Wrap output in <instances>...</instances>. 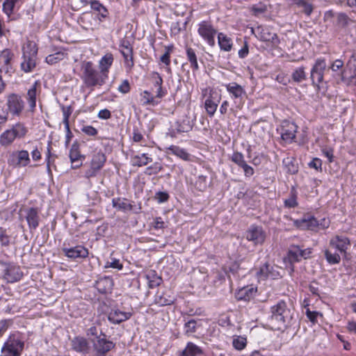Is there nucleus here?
Instances as JSON below:
<instances>
[{"instance_id": "1", "label": "nucleus", "mask_w": 356, "mask_h": 356, "mask_svg": "<svg viewBox=\"0 0 356 356\" xmlns=\"http://www.w3.org/2000/svg\"><path fill=\"white\" fill-rule=\"evenodd\" d=\"M271 314L270 324L271 328L275 330H282L286 328L292 318L291 310L283 300L279 301L271 307Z\"/></svg>"}, {"instance_id": "2", "label": "nucleus", "mask_w": 356, "mask_h": 356, "mask_svg": "<svg viewBox=\"0 0 356 356\" xmlns=\"http://www.w3.org/2000/svg\"><path fill=\"white\" fill-rule=\"evenodd\" d=\"M82 75L81 76L87 87L101 86L104 85L108 78L100 70H97L90 61H83L81 64Z\"/></svg>"}, {"instance_id": "3", "label": "nucleus", "mask_w": 356, "mask_h": 356, "mask_svg": "<svg viewBox=\"0 0 356 356\" xmlns=\"http://www.w3.org/2000/svg\"><path fill=\"white\" fill-rule=\"evenodd\" d=\"M23 61L21 70L26 73L31 72L36 66L38 54L37 45L34 42L29 41L22 48Z\"/></svg>"}, {"instance_id": "4", "label": "nucleus", "mask_w": 356, "mask_h": 356, "mask_svg": "<svg viewBox=\"0 0 356 356\" xmlns=\"http://www.w3.org/2000/svg\"><path fill=\"white\" fill-rule=\"evenodd\" d=\"M26 134L25 127L20 123L13 126L10 129L6 130L0 136V144L2 146H8L13 143L16 138H23Z\"/></svg>"}, {"instance_id": "5", "label": "nucleus", "mask_w": 356, "mask_h": 356, "mask_svg": "<svg viewBox=\"0 0 356 356\" xmlns=\"http://www.w3.org/2000/svg\"><path fill=\"white\" fill-rule=\"evenodd\" d=\"M327 65L324 59H317L310 72V79L314 86L320 90L319 84L323 81L324 72Z\"/></svg>"}, {"instance_id": "6", "label": "nucleus", "mask_w": 356, "mask_h": 356, "mask_svg": "<svg viewBox=\"0 0 356 356\" xmlns=\"http://www.w3.org/2000/svg\"><path fill=\"white\" fill-rule=\"evenodd\" d=\"M24 348V342L16 334H11L4 343L1 351L8 352L13 356H19Z\"/></svg>"}, {"instance_id": "7", "label": "nucleus", "mask_w": 356, "mask_h": 356, "mask_svg": "<svg viewBox=\"0 0 356 356\" xmlns=\"http://www.w3.org/2000/svg\"><path fill=\"white\" fill-rule=\"evenodd\" d=\"M216 33L217 30L207 21H203L199 24L198 33L211 47L215 45L214 37Z\"/></svg>"}, {"instance_id": "8", "label": "nucleus", "mask_w": 356, "mask_h": 356, "mask_svg": "<svg viewBox=\"0 0 356 356\" xmlns=\"http://www.w3.org/2000/svg\"><path fill=\"white\" fill-rule=\"evenodd\" d=\"M6 105L8 107L7 112L17 116L21 114L24 107V103L22 97L15 93L8 95Z\"/></svg>"}, {"instance_id": "9", "label": "nucleus", "mask_w": 356, "mask_h": 356, "mask_svg": "<svg viewBox=\"0 0 356 356\" xmlns=\"http://www.w3.org/2000/svg\"><path fill=\"white\" fill-rule=\"evenodd\" d=\"M8 162L13 167H25L30 162L29 154L26 150L14 152L10 155Z\"/></svg>"}, {"instance_id": "10", "label": "nucleus", "mask_w": 356, "mask_h": 356, "mask_svg": "<svg viewBox=\"0 0 356 356\" xmlns=\"http://www.w3.org/2000/svg\"><path fill=\"white\" fill-rule=\"evenodd\" d=\"M92 341L95 350L102 355H104L115 347V343L111 341L107 340L106 334L103 333H101L97 337V339H92Z\"/></svg>"}, {"instance_id": "11", "label": "nucleus", "mask_w": 356, "mask_h": 356, "mask_svg": "<svg viewBox=\"0 0 356 356\" xmlns=\"http://www.w3.org/2000/svg\"><path fill=\"white\" fill-rule=\"evenodd\" d=\"M256 30L257 31V37L261 41L269 42L273 46H277L280 43L277 35L271 32L269 28L258 26Z\"/></svg>"}, {"instance_id": "12", "label": "nucleus", "mask_w": 356, "mask_h": 356, "mask_svg": "<svg viewBox=\"0 0 356 356\" xmlns=\"http://www.w3.org/2000/svg\"><path fill=\"white\" fill-rule=\"evenodd\" d=\"M62 251L65 256L70 259H85L88 256V250L83 245H76L72 248H63Z\"/></svg>"}, {"instance_id": "13", "label": "nucleus", "mask_w": 356, "mask_h": 356, "mask_svg": "<svg viewBox=\"0 0 356 356\" xmlns=\"http://www.w3.org/2000/svg\"><path fill=\"white\" fill-rule=\"evenodd\" d=\"M266 238L265 232L261 227L252 226L246 234V238L254 242V244H261Z\"/></svg>"}, {"instance_id": "14", "label": "nucleus", "mask_w": 356, "mask_h": 356, "mask_svg": "<svg viewBox=\"0 0 356 356\" xmlns=\"http://www.w3.org/2000/svg\"><path fill=\"white\" fill-rule=\"evenodd\" d=\"M120 52L122 54L127 67L134 66L133 48L128 40H123L120 44Z\"/></svg>"}, {"instance_id": "15", "label": "nucleus", "mask_w": 356, "mask_h": 356, "mask_svg": "<svg viewBox=\"0 0 356 356\" xmlns=\"http://www.w3.org/2000/svg\"><path fill=\"white\" fill-rule=\"evenodd\" d=\"M131 312H122L118 309H113L108 315V320L113 324H120L131 318Z\"/></svg>"}, {"instance_id": "16", "label": "nucleus", "mask_w": 356, "mask_h": 356, "mask_svg": "<svg viewBox=\"0 0 356 356\" xmlns=\"http://www.w3.org/2000/svg\"><path fill=\"white\" fill-rule=\"evenodd\" d=\"M220 100V95H218L216 92L211 93L209 97L205 100L204 107L210 117H212L216 113Z\"/></svg>"}, {"instance_id": "17", "label": "nucleus", "mask_w": 356, "mask_h": 356, "mask_svg": "<svg viewBox=\"0 0 356 356\" xmlns=\"http://www.w3.org/2000/svg\"><path fill=\"white\" fill-rule=\"evenodd\" d=\"M330 245L338 250L341 253L346 254V250L350 245V240L343 236H336L330 241Z\"/></svg>"}, {"instance_id": "18", "label": "nucleus", "mask_w": 356, "mask_h": 356, "mask_svg": "<svg viewBox=\"0 0 356 356\" xmlns=\"http://www.w3.org/2000/svg\"><path fill=\"white\" fill-rule=\"evenodd\" d=\"M259 279L266 280L267 278L277 279L280 276L279 272L273 266L266 263L262 266L259 270L257 273Z\"/></svg>"}, {"instance_id": "19", "label": "nucleus", "mask_w": 356, "mask_h": 356, "mask_svg": "<svg viewBox=\"0 0 356 356\" xmlns=\"http://www.w3.org/2000/svg\"><path fill=\"white\" fill-rule=\"evenodd\" d=\"M23 273L19 266H11L6 268L4 278L8 282L13 283L21 280Z\"/></svg>"}, {"instance_id": "20", "label": "nucleus", "mask_w": 356, "mask_h": 356, "mask_svg": "<svg viewBox=\"0 0 356 356\" xmlns=\"http://www.w3.org/2000/svg\"><path fill=\"white\" fill-rule=\"evenodd\" d=\"M227 90L235 99L242 100L246 95L245 89L236 82H232L225 86Z\"/></svg>"}, {"instance_id": "21", "label": "nucleus", "mask_w": 356, "mask_h": 356, "mask_svg": "<svg viewBox=\"0 0 356 356\" xmlns=\"http://www.w3.org/2000/svg\"><path fill=\"white\" fill-rule=\"evenodd\" d=\"M26 219L30 229H35L39 225L40 216L36 208H29L26 211Z\"/></svg>"}, {"instance_id": "22", "label": "nucleus", "mask_w": 356, "mask_h": 356, "mask_svg": "<svg viewBox=\"0 0 356 356\" xmlns=\"http://www.w3.org/2000/svg\"><path fill=\"white\" fill-rule=\"evenodd\" d=\"M113 286V279L110 277H104L96 281L95 287L102 294L111 292Z\"/></svg>"}, {"instance_id": "23", "label": "nucleus", "mask_w": 356, "mask_h": 356, "mask_svg": "<svg viewBox=\"0 0 356 356\" xmlns=\"http://www.w3.org/2000/svg\"><path fill=\"white\" fill-rule=\"evenodd\" d=\"M72 348L78 353H87L88 351V342L82 337H76L71 341Z\"/></svg>"}, {"instance_id": "24", "label": "nucleus", "mask_w": 356, "mask_h": 356, "mask_svg": "<svg viewBox=\"0 0 356 356\" xmlns=\"http://www.w3.org/2000/svg\"><path fill=\"white\" fill-rule=\"evenodd\" d=\"M175 301L174 297L171 296L168 292L164 291H157L155 298L154 302L160 307L170 305Z\"/></svg>"}, {"instance_id": "25", "label": "nucleus", "mask_w": 356, "mask_h": 356, "mask_svg": "<svg viewBox=\"0 0 356 356\" xmlns=\"http://www.w3.org/2000/svg\"><path fill=\"white\" fill-rule=\"evenodd\" d=\"M257 289L252 286H247L240 289L236 293V298L238 300L249 301L256 293Z\"/></svg>"}, {"instance_id": "26", "label": "nucleus", "mask_w": 356, "mask_h": 356, "mask_svg": "<svg viewBox=\"0 0 356 356\" xmlns=\"http://www.w3.org/2000/svg\"><path fill=\"white\" fill-rule=\"evenodd\" d=\"M296 126L293 123H289L283 127L281 134L282 138L286 142H291L296 137Z\"/></svg>"}, {"instance_id": "27", "label": "nucleus", "mask_w": 356, "mask_h": 356, "mask_svg": "<svg viewBox=\"0 0 356 356\" xmlns=\"http://www.w3.org/2000/svg\"><path fill=\"white\" fill-rule=\"evenodd\" d=\"M296 223L298 227L302 229H308L310 230H314L318 226L317 220L312 216L308 217L307 218H304L300 220H297Z\"/></svg>"}, {"instance_id": "28", "label": "nucleus", "mask_w": 356, "mask_h": 356, "mask_svg": "<svg viewBox=\"0 0 356 356\" xmlns=\"http://www.w3.org/2000/svg\"><path fill=\"white\" fill-rule=\"evenodd\" d=\"M203 353L202 350L199 346L192 342H188L186 348L182 350L181 356H197Z\"/></svg>"}, {"instance_id": "29", "label": "nucleus", "mask_w": 356, "mask_h": 356, "mask_svg": "<svg viewBox=\"0 0 356 356\" xmlns=\"http://www.w3.org/2000/svg\"><path fill=\"white\" fill-rule=\"evenodd\" d=\"M282 163L288 173L294 175L298 172V165L295 158L288 156L283 159Z\"/></svg>"}, {"instance_id": "30", "label": "nucleus", "mask_w": 356, "mask_h": 356, "mask_svg": "<svg viewBox=\"0 0 356 356\" xmlns=\"http://www.w3.org/2000/svg\"><path fill=\"white\" fill-rule=\"evenodd\" d=\"M113 62V56L111 54H106L99 60L100 71L104 74L108 76L110 67Z\"/></svg>"}, {"instance_id": "31", "label": "nucleus", "mask_w": 356, "mask_h": 356, "mask_svg": "<svg viewBox=\"0 0 356 356\" xmlns=\"http://www.w3.org/2000/svg\"><path fill=\"white\" fill-rule=\"evenodd\" d=\"M218 44L221 50L229 51L232 48V41L230 38H228L222 33L218 34Z\"/></svg>"}, {"instance_id": "32", "label": "nucleus", "mask_w": 356, "mask_h": 356, "mask_svg": "<svg viewBox=\"0 0 356 356\" xmlns=\"http://www.w3.org/2000/svg\"><path fill=\"white\" fill-rule=\"evenodd\" d=\"M291 79L293 82L299 83L307 79V74L305 72V67L303 66L295 69L291 75Z\"/></svg>"}, {"instance_id": "33", "label": "nucleus", "mask_w": 356, "mask_h": 356, "mask_svg": "<svg viewBox=\"0 0 356 356\" xmlns=\"http://www.w3.org/2000/svg\"><path fill=\"white\" fill-rule=\"evenodd\" d=\"M106 161V156L101 152L95 154L91 161V166L95 169L100 170Z\"/></svg>"}, {"instance_id": "34", "label": "nucleus", "mask_w": 356, "mask_h": 356, "mask_svg": "<svg viewBox=\"0 0 356 356\" xmlns=\"http://www.w3.org/2000/svg\"><path fill=\"white\" fill-rule=\"evenodd\" d=\"M186 56L187 59L191 63V67L193 69V70H199V65L197 63V56L194 51L191 47L186 48Z\"/></svg>"}, {"instance_id": "35", "label": "nucleus", "mask_w": 356, "mask_h": 356, "mask_svg": "<svg viewBox=\"0 0 356 356\" xmlns=\"http://www.w3.org/2000/svg\"><path fill=\"white\" fill-rule=\"evenodd\" d=\"M150 161H152V159L148 157L145 154L136 155L131 159L132 165L139 167L145 165Z\"/></svg>"}, {"instance_id": "36", "label": "nucleus", "mask_w": 356, "mask_h": 356, "mask_svg": "<svg viewBox=\"0 0 356 356\" xmlns=\"http://www.w3.org/2000/svg\"><path fill=\"white\" fill-rule=\"evenodd\" d=\"M288 257L290 262H298L301 259L300 248L298 245L292 246L289 252Z\"/></svg>"}, {"instance_id": "37", "label": "nucleus", "mask_w": 356, "mask_h": 356, "mask_svg": "<svg viewBox=\"0 0 356 356\" xmlns=\"http://www.w3.org/2000/svg\"><path fill=\"white\" fill-rule=\"evenodd\" d=\"M90 6L92 10L97 11L102 17L105 18L107 17L108 10L99 1H91Z\"/></svg>"}, {"instance_id": "38", "label": "nucleus", "mask_w": 356, "mask_h": 356, "mask_svg": "<svg viewBox=\"0 0 356 356\" xmlns=\"http://www.w3.org/2000/svg\"><path fill=\"white\" fill-rule=\"evenodd\" d=\"M113 207L122 211H130L132 209L133 206L126 202L125 200H121L120 198L113 199Z\"/></svg>"}, {"instance_id": "39", "label": "nucleus", "mask_w": 356, "mask_h": 356, "mask_svg": "<svg viewBox=\"0 0 356 356\" xmlns=\"http://www.w3.org/2000/svg\"><path fill=\"white\" fill-rule=\"evenodd\" d=\"M36 85L37 83H35L27 92V100L31 108H34L36 105Z\"/></svg>"}, {"instance_id": "40", "label": "nucleus", "mask_w": 356, "mask_h": 356, "mask_svg": "<svg viewBox=\"0 0 356 356\" xmlns=\"http://www.w3.org/2000/svg\"><path fill=\"white\" fill-rule=\"evenodd\" d=\"M169 149L172 154L182 159L183 160L188 161L189 159V154L184 149L180 148L178 146L172 145L170 147Z\"/></svg>"}, {"instance_id": "41", "label": "nucleus", "mask_w": 356, "mask_h": 356, "mask_svg": "<svg viewBox=\"0 0 356 356\" xmlns=\"http://www.w3.org/2000/svg\"><path fill=\"white\" fill-rule=\"evenodd\" d=\"M325 257L330 264H337L341 261L339 254L336 252H332L330 250L325 251Z\"/></svg>"}, {"instance_id": "42", "label": "nucleus", "mask_w": 356, "mask_h": 356, "mask_svg": "<svg viewBox=\"0 0 356 356\" xmlns=\"http://www.w3.org/2000/svg\"><path fill=\"white\" fill-rule=\"evenodd\" d=\"M62 111L63 115V124H65V128L70 133V124H69V118L72 113V106H62Z\"/></svg>"}, {"instance_id": "43", "label": "nucleus", "mask_w": 356, "mask_h": 356, "mask_svg": "<svg viewBox=\"0 0 356 356\" xmlns=\"http://www.w3.org/2000/svg\"><path fill=\"white\" fill-rule=\"evenodd\" d=\"M13 58V54L10 50L6 49L0 54V63L4 65H11L10 61Z\"/></svg>"}, {"instance_id": "44", "label": "nucleus", "mask_w": 356, "mask_h": 356, "mask_svg": "<svg viewBox=\"0 0 356 356\" xmlns=\"http://www.w3.org/2000/svg\"><path fill=\"white\" fill-rule=\"evenodd\" d=\"M147 279L149 280V286L154 288L159 286L161 282V278L158 277L154 271H151L147 274Z\"/></svg>"}, {"instance_id": "45", "label": "nucleus", "mask_w": 356, "mask_h": 356, "mask_svg": "<svg viewBox=\"0 0 356 356\" xmlns=\"http://www.w3.org/2000/svg\"><path fill=\"white\" fill-rule=\"evenodd\" d=\"M65 57V54L63 52L58 51L54 54H50L46 57V62L48 64L53 65L58 63L60 60H62Z\"/></svg>"}, {"instance_id": "46", "label": "nucleus", "mask_w": 356, "mask_h": 356, "mask_svg": "<svg viewBox=\"0 0 356 356\" xmlns=\"http://www.w3.org/2000/svg\"><path fill=\"white\" fill-rule=\"evenodd\" d=\"M18 0H6L3 3V10L8 15L10 16L13 11L15 3Z\"/></svg>"}, {"instance_id": "47", "label": "nucleus", "mask_w": 356, "mask_h": 356, "mask_svg": "<svg viewBox=\"0 0 356 356\" xmlns=\"http://www.w3.org/2000/svg\"><path fill=\"white\" fill-rule=\"evenodd\" d=\"M350 70L353 71V74L350 76V82L356 84V56H352L348 62Z\"/></svg>"}, {"instance_id": "48", "label": "nucleus", "mask_w": 356, "mask_h": 356, "mask_svg": "<svg viewBox=\"0 0 356 356\" xmlns=\"http://www.w3.org/2000/svg\"><path fill=\"white\" fill-rule=\"evenodd\" d=\"M230 159L238 167H241L245 162L243 154L239 152H234L231 156Z\"/></svg>"}, {"instance_id": "49", "label": "nucleus", "mask_w": 356, "mask_h": 356, "mask_svg": "<svg viewBox=\"0 0 356 356\" xmlns=\"http://www.w3.org/2000/svg\"><path fill=\"white\" fill-rule=\"evenodd\" d=\"M246 343V339L240 336L234 338L232 341L233 346L239 350H243L245 347Z\"/></svg>"}, {"instance_id": "50", "label": "nucleus", "mask_w": 356, "mask_h": 356, "mask_svg": "<svg viewBox=\"0 0 356 356\" xmlns=\"http://www.w3.org/2000/svg\"><path fill=\"white\" fill-rule=\"evenodd\" d=\"M80 157H81V155L78 150V147L76 145H72L70 152V158L72 163L78 162Z\"/></svg>"}, {"instance_id": "51", "label": "nucleus", "mask_w": 356, "mask_h": 356, "mask_svg": "<svg viewBox=\"0 0 356 356\" xmlns=\"http://www.w3.org/2000/svg\"><path fill=\"white\" fill-rule=\"evenodd\" d=\"M197 321L191 319L186 322L184 325L185 333L188 335L194 333L196 331Z\"/></svg>"}, {"instance_id": "52", "label": "nucleus", "mask_w": 356, "mask_h": 356, "mask_svg": "<svg viewBox=\"0 0 356 356\" xmlns=\"http://www.w3.org/2000/svg\"><path fill=\"white\" fill-rule=\"evenodd\" d=\"M337 21V24L339 26L343 28V27H346L348 24L350 19L346 14H345L343 13H341L338 14Z\"/></svg>"}, {"instance_id": "53", "label": "nucleus", "mask_w": 356, "mask_h": 356, "mask_svg": "<svg viewBox=\"0 0 356 356\" xmlns=\"http://www.w3.org/2000/svg\"><path fill=\"white\" fill-rule=\"evenodd\" d=\"M297 4L303 8V11L307 15H309L312 13L313 7L312 4L309 3L305 0H298Z\"/></svg>"}, {"instance_id": "54", "label": "nucleus", "mask_w": 356, "mask_h": 356, "mask_svg": "<svg viewBox=\"0 0 356 356\" xmlns=\"http://www.w3.org/2000/svg\"><path fill=\"white\" fill-rule=\"evenodd\" d=\"M161 170L162 166L159 163H155L153 165L147 168L145 173L148 175H152L154 174H157Z\"/></svg>"}, {"instance_id": "55", "label": "nucleus", "mask_w": 356, "mask_h": 356, "mask_svg": "<svg viewBox=\"0 0 356 356\" xmlns=\"http://www.w3.org/2000/svg\"><path fill=\"white\" fill-rule=\"evenodd\" d=\"M0 243L3 246H8L10 244V237L2 227H0Z\"/></svg>"}, {"instance_id": "56", "label": "nucleus", "mask_w": 356, "mask_h": 356, "mask_svg": "<svg viewBox=\"0 0 356 356\" xmlns=\"http://www.w3.org/2000/svg\"><path fill=\"white\" fill-rule=\"evenodd\" d=\"M207 177L205 176H199L197 180L195 182L196 187L200 191H204L207 187Z\"/></svg>"}, {"instance_id": "57", "label": "nucleus", "mask_w": 356, "mask_h": 356, "mask_svg": "<svg viewBox=\"0 0 356 356\" xmlns=\"http://www.w3.org/2000/svg\"><path fill=\"white\" fill-rule=\"evenodd\" d=\"M12 323L13 321L10 319H4L0 321V337L6 332Z\"/></svg>"}, {"instance_id": "58", "label": "nucleus", "mask_w": 356, "mask_h": 356, "mask_svg": "<svg viewBox=\"0 0 356 356\" xmlns=\"http://www.w3.org/2000/svg\"><path fill=\"white\" fill-rule=\"evenodd\" d=\"M243 170L244 175L245 177H250L254 175V169L249 165L246 161L240 167Z\"/></svg>"}, {"instance_id": "59", "label": "nucleus", "mask_w": 356, "mask_h": 356, "mask_svg": "<svg viewBox=\"0 0 356 356\" xmlns=\"http://www.w3.org/2000/svg\"><path fill=\"white\" fill-rule=\"evenodd\" d=\"M309 166L314 168L318 171L322 170V161L320 159L314 158L309 163Z\"/></svg>"}, {"instance_id": "60", "label": "nucleus", "mask_w": 356, "mask_h": 356, "mask_svg": "<svg viewBox=\"0 0 356 356\" xmlns=\"http://www.w3.org/2000/svg\"><path fill=\"white\" fill-rule=\"evenodd\" d=\"M81 130L83 133L90 136H94L97 134V130L92 126L83 127Z\"/></svg>"}, {"instance_id": "61", "label": "nucleus", "mask_w": 356, "mask_h": 356, "mask_svg": "<svg viewBox=\"0 0 356 356\" xmlns=\"http://www.w3.org/2000/svg\"><path fill=\"white\" fill-rule=\"evenodd\" d=\"M118 90L122 93H127L130 90V86L128 80H124L122 84L118 87Z\"/></svg>"}, {"instance_id": "62", "label": "nucleus", "mask_w": 356, "mask_h": 356, "mask_svg": "<svg viewBox=\"0 0 356 356\" xmlns=\"http://www.w3.org/2000/svg\"><path fill=\"white\" fill-rule=\"evenodd\" d=\"M123 266L122 264L120 263L118 259H114L111 262H107L105 268H117L119 270H121Z\"/></svg>"}, {"instance_id": "63", "label": "nucleus", "mask_w": 356, "mask_h": 356, "mask_svg": "<svg viewBox=\"0 0 356 356\" xmlns=\"http://www.w3.org/2000/svg\"><path fill=\"white\" fill-rule=\"evenodd\" d=\"M284 204L289 208L296 207L298 205L296 197L295 196H291L290 198L284 201Z\"/></svg>"}, {"instance_id": "64", "label": "nucleus", "mask_w": 356, "mask_h": 356, "mask_svg": "<svg viewBox=\"0 0 356 356\" xmlns=\"http://www.w3.org/2000/svg\"><path fill=\"white\" fill-rule=\"evenodd\" d=\"M154 85L156 88H162L163 79L158 73H154L153 76Z\"/></svg>"}]
</instances>
